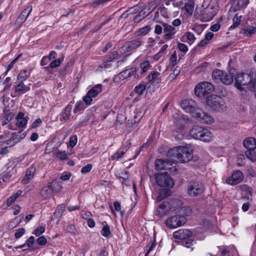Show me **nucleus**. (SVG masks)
<instances>
[{
  "label": "nucleus",
  "instance_id": "de8ad7c7",
  "mask_svg": "<svg viewBox=\"0 0 256 256\" xmlns=\"http://www.w3.org/2000/svg\"><path fill=\"white\" fill-rule=\"evenodd\" d=\"M208 44V42L204 39L202 40L196 47L195 50L196 51H200L201 50L206 44Z\"/></svg>",
  "mask_w": 256,
  "mask_h": 256
},
{
  "label": "nucleus",
  "instance_id": "ea45409f",
  "mask_svg": "<svg viewBox=\"0 0 256 256\" xmlns=\"http://www.w3.org/2000/svg\"><path fill=\"white\" fill-rule=\"evenodd\" d=\"M85 108V105L83 102H79L76 104L75 108L74 110V114H76L78 112H81L84 110Z\"/></svg>",
  "mask_w": 256,
  "mask_h": 256
},
{
  "label": "nucleus",
  "instance_id": "c9c22d12",
  "mask_svg": "<svg viewBox=\"0 0 256 256\" xmlns=\"http://www.w3.org/2000/svg\"><path fill=\"white\" fill-rule=\"evenodd\" d=\"M62 60H63V58H62V59L58 58V59L55 60H54L52 62L50 63L49 66L44 67V68L46 70H48L50 68H56L60 64L62 63Z\"/></svg>",
  "mask_w": 256,
  "mask_h": 256
},
{
  "label": "nucleus",
  "instance_id": "5701e85b",
  "mask_svg": "<svg viewBox=\"0 0 256 256\" xmlns=\"http://www.w3.org/2000/svg\"><path fill=\"white\" fill-rule=\"evenodd\" d=\"M146 78L148 81L152 83L159 84L161 81L160 74L156 71L150 72Z\"/></svg>",
  "mask_w": 256,
  "mask_h": 256
},
{
  "label": "nucleus",
  "instance_id": "8fccbe9b",
  "mask_svg": "<svg viewBox=\"0 0 256 256\" xmlns=\"http://www.w3.org/2000/svg\"><path fill=\"white\" fill-rule=\"evenodd\" d=\"M25 229L23 228L16 230L14 236L16 238H19L22 237L25 233Z\"/></svg>",
  "mask_w": 256,
  "mask_h": 256
},
{
  "label": "nucleus",
  "instance_id": "4d7b16f0",
  "mask_svg": "<svg viewBox=\"0 0 256 256\" xmlns=\"http://www.w3.org/2000/svg\"><path fill=\"white\" fill-rule=\"evenodd\" d=\"M83 100L86 104L90 105L92 101V98L87 93L86 95L83 98Z\"/></svg>",
  "mask_w": 256,
  "mask_h": 256
},
{
  "label": "nucleus",
  "instance_id": "13d9d810",
  "mask_svg": "<svg viewBox=\"0 0 256 256\" xmlns=\"http://www.w3.org/2000/svg\"><path fill=\"white\" fill-rule=\"evenodd\" d=\"M204 12L206 13V14H208L206 17H204V18L206 19V21L211 20L215 14H214L213 12L211 13L209 11L208 9L205 10Z\"/></svg>",
  "mask_w": 256,
  "mask_h": 256
},
{
  "label": "nucleus",
  "instance_id": "a18cd8bd",
  "mask_svg": "<svg viewBox=\"0 0 256 256\" xmlns=\"http://www.w3.org/2000/svg\"><path fill=\"white\" fill-rule=\"evenodd\" d=\"M256 32V28L249 26L244 30V33L247 36H251Z\"/></svg>",
  "mask_w": 256,
  "mask_h": 256
},
{
  "label": "nucleus",
  "instance_id": "ddd939ff",
  "mask_svg": "<svg viewBox=\"0 0 256 256\" xmlns=\"http://www.w3.org/2000/svg\"><path fill=\"white\" fill-rule=\"evenodd\" d=\"M244 178L243 174L240 170L234 172L232 175L226 180V183L235 185L240 183Z\"/></svg>",
  "mask_w": 256,
  "mask_h": 256
},
{
  "label": "nucleus",
  "instance_id": "69168bd1",
  "mask_svg": "<svg viewBox=\"0 0 256 256\" xmlns=\"http://www.w3.org/2000/svg\"><path fill=\"white\" fill-rule=\"evenodd\" d=\"M155 244L154 242H150L148 246H147V252L146 254H145V256H148V254L150 252V251L152 250L154 248V247Z\"/></svg>",
  "mask_w": 256,
  "mask_h": 256
},
{
  "label": "nucleus",
  "instance_id": "f8f14e48",
  "mask_svg": "<svg viewBox=\"0 0 256 256\" xmlns=\"http://www.w3.org/2000/svg\"><path fill=\"white\" fill-rule=\"evenodd\" d=\"M172 163L173 162L170 161V158L156 159L155 161V168L157 170H169L170 169L169 166H172Z\"/></svg>",
  "mask_w": 256,
  "mask_h": 256
},
{
  "label": "nucleus",
  "instance_id": "4468645a",
  "mask_svg": "<svg viewBox=\"0 0 256 256\" xmlns=\"http://www.w3.org/2000/svg\"><path fill=\"white\" fill-rule=\"evenodd\" d=\"M194 118H199L200 122L206 124H211L214 122V119L210 115L206 112H204L200 109L196 114V115H194Z\"/></svg>",
  "mask_w": 256,
  "mask_h": 256
},
{
  "label": "nucleus",
  "instance_id": "0eeeda50",
  "mask_svg": "<svg viewBox=\"0 0 256 256\" xmlns=\"http://www.w3.org/2000/svg\"><path fill=\"white\" fill-rule=\"evenodd\" d=\"M156 180L157 184L162 187L172 188L174 186L173 179L166 172L156 175Z\"/></svg>",
  "mask_w": 256,
  "mask_h": 256
},
{
  "label": "nucleus",
  "instance_id": "3c124183",
  "mask_svg": "<svg viewBox=\"0 0 256 256\" xmlns=\"http://www.w3.org/2000/svg\"><path fill=\"white\" fill-rule=\"evenodd\" d=\"M150 26H146L139 30V34L144 36L150 30Z\"/></svg>",
  "mask_w": 256,
  "mask_h": 256
},
{
  "label": "nucleus",
  "instance_id": "f257e3e1",
  "mask_svg": "<svg viewBox=\"0 0 256 256\" xmlns=\"http://www.w3.org/2000/svg\"><path fill=\"white\" fill-rule=\"evenodd\" d=\"M234 85L240 91L246 88L251 92L254 91L256 90V72L250 71L249 72L237 74Z\"/></svg>",
  "mask_w": 256,
  "mask_h": 256
},
{
  "label": "nucleus",
  "instance_id": "774afa93",
  "mask_svg": "<svg viewBox=\"0 0 256 256\" xmlns=\"http://www.w3.org/2000/svg\"><path fill=\"white\" fill-rule=\"evenodd\" d=\"M42 123V121L40 118L36 119L32 124V127L36 128L39 126Z\"/></svg>",
  "mask_w": 256,
  "mask_h": 256
},
{
  "label": "nucleus",
  "instance_id": "b1692460",
  "mask_svg": "<svg viewBox=\"0 0 256 256\" xmlns=\"http://www.w3.org/2000/svg\"><path fill=\"white\" fill-rule=\"evenodd\" d=\"M16 124L19 128L24 127L27 124V120L24 118V114L19 112L16 118Z\"/></svg>",
  "mask_w": 256,
  "mask_h": 256
},
{
  "label": "nucleus",
  "instance_id": "680f3d73",
  "mask_svg": "<svg viewBox=\"0 0 256 256\" xmlns=\"http://www.w3.org/2000/svg\"><path fill=\"white\" fill-rule=\"evenodd\" d=\"M38 243L41 246H43L46 244L47 240L44 236H40L37 239Z\"/></svg>",
  "mask_w": 256,
  "mask_h": 256
},
{
  "label": "nucleus",
  "instance_id": "4be33fe9",
  "mask_svg": "<svg viewBox=\"0 0 256 256\" xmlns=\"http://www.w3.org/2000/svg\"><path fill=\"white\" fill-rule=\"evenodd\" d=\"M243 145L247 150H254L256 148V140L253 137L247 138L244 140Z\"/></svg>",
  "mask_w": 256,
  "mask_h": 256
},
{
  "label": "nucleus",
  "instance_id": "864d4df0",
  "mask_svg": "<svg viewBox=\"0 0 256 256\" xmlns=\"http://www.w3.org/2000/svg\"><path fill=\"white\" fill-rule=\"evenodd\" d=\"M22 54H20L18 56H17L16 58L11 62L10 64H9L7 66V70L6 73H7L10 70H11L14 64L17 62V60L19 59V58L22 56Z\"/></svg>",
  "mask_w": 256,
  "mask_h": 256
},
{
  "label": "nucleus",
  "instance_id": "0e129e2a",
  "mask_svg": "<svg viewBox=\"0 0 256 256\" xmlns=\"http://www.w3.org/2000/svg\"><path fill=\"white\" fill-rule=\"evenodd\" d=\"M50 58H48L46 56H44L40 62V64L42 66H46L50 62Z\"/></svg>",
  "mask_w": 256,
  "mask_h": 256
},
{
  "label": "nucleus",
  "instance_id": "e433bc0d",
  "mask_svg": "<svg viewBox=\"0 0 256 256\" xmlns=\"http://www.w3.org/2000/svg\"><path fill=\"white\" fill-rule=\"evenodd\" d=\"M146 89V86L142 84H140L134 88V91L138 95L142 94Z\"/></svg>",
  "mask_w": 256,
  "mask_h": 256
},
{
  "label": "nucleus",
  "instance_id": "6ab92c4d",
  "mask_svg": "<svg viewBox=\"0 0 256 256\" xmlns=\"http://www.w3.org/2000/svg\"><path fill=\"white\" fill-rule=\"evenodd\" d=\"M171 209V206L169 202H164L160 204L156 210V214L162 217L166 214Z\"/></svg>",
  "mask_w": 256,
  "mask_h": 256
},
{
  "label": "nucleus",
  "instance_id": "c85d7f7f",
  "mask_svg": "<svg viewBox=\"0 0 256 256\" xmlns=\"http://www.w3.org/2000/svg\"><path fill=\"white\" fill-rule=\"evenodd\" d=\"M52 190L50 186L48 185L42 188L40 191V195L44 198H48L52 196Z\"/></svg>",
  "mask_w": 256,
  "mask_h": 256
},
{
  "label": "nucleus",
  "instance_id": "bb28decb",
  "mask_svg": "<svg viewBox=\"0 0 256 256\" xmlns=\"http://www.w3.org/2000/svg\"><path fill=\"white\" fill-rule=\"evenodd\" d=\"M102 91V86L100 84H98L96 85L94 88L90 90L88 93L91 96V97L94 98L99 93L101 92Z\"/></svg>",
  "mask_w": 256,
  "mask_h": 256
},
{
  "label": "nucleus",
  "instance_id": "a878e982",
  "mask_svg": "<svg viewBox=\"0 0 256 256\" xmlns=\"http://www.w3.org/2000/svg\"><path fill=\"white\" fill-rule=\"evenodd\" d=\"M14 90L18 95H20L28 91L30 88L26 86L24 82H20V83L14 87Z\"/></svg>",
  "mask_w": 256,
  "mask_h": 256
},
{
  "label": "nucleus",
  "instance_id": "423d86ee",
  "mask_svg": "<svg viewBox=\"0 0 256 256\" xmlns=\"http://www.w3.org/2000/svg\"><path fill=\"white\" fill-rule=\"evenodd\" d=\"M143 44L144 42L141 39L139 38H136L126 42L124 46L120 48V52L122 54L132 52Z\"/></svg>",
  "mask_w": 256,
  "mask_h": 256
},
{
  "label": "nucleus",
  "instance_id": "338daca9",
  "mask_svg": "<svg viewBox=\"0 0 256 256\" xmlns=\"http://www.w3.org/2000/svg\"><path fill=\"white\" fill-rule=\"evenodd\" d=\"M184 241L183 242V244L187 247V248H190L192 246V242L193 241L192 240L190 239H186L184 240Z\"/></svg>",
  "mask_w": 256,
  "mask_h": 256
},
{
  "label": "nucleus",
  "instance_id": "473e14b6",
  "mask_svg": "<svg viewBox=\"0 0 256 256\" xmlns=\"http://www.w3.org/2000/svg\"><path fill=\"white\" fill-rule=\"evenodd\" d=\"M234 2L236 4L234 6L236 10H238L247 6L249 3L248 0H234Z\"/></svg>",
  "mask_w": 256,
  "mask_h": 256
},
{
  "label": "nucleus",
  "instance_id": "79ce46f5",
  "mask_svg": "<svg viewBox=\"0 0 256 256\" xmlns=\"http://www.w3.org/2000/svg\"><path fill=\"white\" fill-rule=\"evenodd\" d=\"M254 150H248L245 152V155L252 162L256 161V156L254 154V152H252Z\"/></svg>",
  "mask_w": 256,
  "mask_h": 256
},
{
  "label": "nucleus",
  "instance_id": "20e7f679",
  "mask_svg": "<svg viewBox=\"0 0 256 256\" xmlns=\"http://www.w3.org/2000/svg\"><path fill=\"white\" fill-rule=\"evenodd\" d=\"M206 104L213 110H223L226 108L223 99L216 95L211 94L206 97Z\"/></svg>",
  "mask_w": 256,
  "mask_h": 256
},
{
  "label": "nucleus",
  "instance_id": "c756f323",
  "mask_svg": "<svg viewBox=\"0 0 256 256\" xmlns=\"http://www.w3.org/2000/svg\"><path fill=\"white\" fill-rule=\"evenodd\" d=\"M140 118H138L135 113L133 114V118L128 120L127 127L130 130L132 128L136 126V124L140 122Z\"/></svg>",
  "mask_w": 256,
  "mask_h": 256
},
{
  "label": "nucleus",
  "instance_id": "39448f33",
  "mask_svg": "<svg viewBox=\"0 0 256 256\" xmlns=\"http://www.w3.org/2000/svg\"><path fill=\"white\" fill-rule=\"evenodd\" d=\"M214 90L212 84L204 82L198 84L194 88L195 94L200 98H202L210 94Z\"/></svg>",
  "mask_w": 256,
  "mask_h": 256
},
{
  "label": "nucleus",
  "instance_id": "e2e57ef3",
  "mask_svg": "<svg viewBox=\"0 0 256 256\" xmlns=\"http://www.w3.org/2000/svg\"><path fill=\"white\" fill-rule=\"evenodd\" d=\"M176 52H174V53L172 55L170 59V62L172 66H175L176 64Z\"/></svg>",
  "mask_w": 256,
  "mask_h": 256
},
{
  "label": "nucleus",
  "instance_id": "412c9836",
  "mask_svg": "<svg viewBox=\"0 0 256 256\" xmlns=\"http://www.w3.org/2000/svg\"><path fill=\"white\" fill-rule=\"evenodd\" d=\"M136 74V68H132L121 72L118 74V76L120 79L123 80L130 76H134Z\"/></svg>",
  "mask_w": 256,
  "mask_h": 256
},
{
  "label": "nucleus",
  "instance_id": "6e6552de",
  "mask_svg": "<svg viewBox=\"0 0 256 256\" xmlns=\"http://www.w3.org/2000/svg\"><path fill=\"white\" fill-rule=\"evenodd\" d=\"M180 106L186 112L192 114L194 117L200 110L196 102L192 99L182 100L180 102Z\"/></svg>",
  "mask_w": 256,
  "mask_h": 256
},
{
  "label": "nucleus",
  "instance_id": "7c9ffc66",
  "mask_svg": "<svg viewBox=\"0 0 256 256\" xmlns=\"http://www.w3.org/2000/svg\"><path fill=\"white\" fill-rule=\"evenodd\" d=\"M224 72L220 70H215L212 73V78L216 82H221Z\"/></svg>",
  "mask_w": 256,
  "mask_h": 256
},
{
  "label": "nucleus",
  "instance_id": "f3484780",
  "mask_svg": "<svg viewBox=\"0 0 256 256\" xmlns=\"http://www.w3.org/2000/svg\"><path fill=\"white\" fill-rule=\"evenodd\" d=\"M192 234V232L188 230L180 229L175 232L173 234V236L175 238L185 240L191 237Z\"/></svg>",
  "mask_w": 256,
  "mask_h": 256
},
{
  "label": "nucleus",
  "instance_id": "bf43d9fd",
  "mask_svg": "<svg viewBox=\"0 0 256 256\" xmlns=\"http://www.w3.org/2000/svg\"><path fill=\"white\" fill-rule=\"evenodd\" d=\"M77 143V137L76 136H73L70 138V145L71 147L74 146Z\"/></svg>",
  "mask_w": 256,
  "mask_h": 256
},
{
  "label": "nucleus",
  "instance_id": "9d476101",
  "mask_svg": "<svg viewBox=\"0 0 256 256\" xmlns=\"http://www.w3.org/2000/svg\"><path fill=\"white\" fill-rule=\"evenodd\" d=\"M186 218L182 216H174L170 218L166 221V226L171 228H176L185 224Z\"/></svg>",
  "mask_w": 256,
  "mask_h": 256
},
{
  "label": "nucleus",
  "instance_id": "58836bf2",
  "mask_svg": "<svg viewBox=\"0 0 256 256\" xmlns=\"http://www.w3.org/2000/svg\"><path fill=\"white\" fill-rule=\"evenodd\" d=\"M140 67L142 70L141 73L143 74L146 72L150 69L151 66L149 62L146 60L140 64Z\"/></svg>",
  "mask_w": 256,
  "mask_h": 256
},
{
  "label": "nucleus",
  "instance_id": "cd10ccee",
  "mask_svg": "<svg viewBox=\"0 0 256 256\" xmlns=\"http://www.w3.org/2000/svg\"><path fill=\"white\" fill-rule=\"evenodd\" d=\"M234 82L233 76L230 73L224 72L221 82L226 85H230Z\"/></svg>",
  "mask_w": 256,
  "mask_h": 256
},
{
  "label": "nucleus",
  "instance_id": "a211bd4d",
  "mask_svg": "<svg viewBox=\"0 0 256 256\" xmlns=\"http://www.w3.org/2000/svg\"><path fill=\"white\" fill-rule=\"evenodd\" d=\"M36 170V167L34 164L31 165L26 170L25 176L22 180V183L23 184H28L34 178Z\"/></svg>",
  "mask_w": 256,
  "mask_h": 256
},
{
  "label": "nucleus",
  "instance_id": "dca6fc26",
  "mask_svg": "<svg viewBox=\"0 0 256 256\" xmlns=\"http://www.w3.org/2000/svg\"><path fill=\"white\" fill-rule=\"evenodd\" d=\"M174 122L178 128L181 130L184 126V124L188 120L186 116H180L178 113L174 115Z\"/></svg>",
  "mask_w": 256,
  "mask_h": 256
},
{
  "label": "nucleus",
  "instance_id": "f03ea898",
  "mask_svg": "<svg viewBox=\"0 0 256 256\" xmlns=\"http://www.w3.org/2000/svg\"><path fill=\"white\" fill-rule=\"evenodd\" d=\"M166 156L174 163L175 162H188L193 157V151L190 148L179 146L170 150Z\"/></svg>",
  "mask_w": 256,
  "mask_h": 256
},
{
  "label": "nucleus",
  "instance_id": "7ed1b4c3",
  "mask_svg": "<svg viewBox=\"0 0 256 256\" xmlns=\"http://www.w3.org/2000/svg\"><path fill=\"white\" fill-rule=\"evenodd\" d=\"M191 137L204 142H209L212 140V134L208 130L198 126H194L190 131Z\"/></svg>",
  "mask_w": 256,
  "mask_h": 256
},
{
  "label": "nucleus",
  "instance_id": "72a5a7b5",
  "mask_svg": "<svg viewBox=\"0 0 256 256\" xmlns=\"http://www.w3.org/2000/svg\"><path fill=\"white\" fill-rule=\"evenodd\" d=\"M194 5V3L193 2L186 4L184 5L183 9L184 10L189 16H191L193 13Z\"/></svg>",
  "mask_w": 256,
  "mask_h": 256
},
{
  "label": "nucleus",
  "instance_id": "393cba45",
  "mask_svg": "<svg viewBox=\"0 0 256 256\" xmlns=\"http://www.w3.org/2000/svg\"><path fill=\"white\" fill-rule=\"evenodd\" d=\"M72 108V105L69 104L64 109L61 114V116L64 120H70Z\"/></svg>",
  "mask_w": 256,
  "mask_h": 256
},
{
  "label": "nucleus",
  "instance_id": "f704fd0d",
  "mask_svg": "<svg viewBox=\"0 0 256 256\" xmlns=\"http://www.w3.org/2000/svg\"><path fill=\"white\" fill-rule=\"evenodd\" d=\"M50 186L52 192H60L62 188L60 183L56 181L52 182Z\"/></svg>",
  "mask_w": 256,
  "mask_h": 256
},
{
  "label": "nucleus",
  "instance_id": "c03bdc74",
  "mask_svg": "<svg viewBox=\"0 0 256 256\" xmlns=\"http://www.w3.org/2000/svg\"><path fill=\"white\" fill-rule=\"evenodd\" d=\"M102 234L105 237H108L110 234V226L106 224L104 226L101 230Z\"/></svg>",
  "mask_w": 256,
  "mask_h": 256
},
{
  "label": "nucleus",
  "instance_id": "2eb2a0df",
  "mask_svg": "<svg viewBox=\"0 0 256 256\" xmlns=\"http://www.w3.org/2000/svg\"><path fill=\"white\" fill-rule=\"evenodd\" d=\"M164 32L165 33L164 38L166 40H168L174 38L175 34V28L174 26L164 23L162 24Z\"/></svg>",
  "mask_w": 256,
  "mask_h": 256
},
{
  "label": "nucleus",
  "instance_id": "49530a36",
  "mask_svg": "<svg viewBox=\"0 0 256 256\" xmlns=\"http://www.w3.org/2000/svg\"><path fill=\"white\" fill-rule=\"evenodd\" d=\"M56 156L60 160H68V154L65 152H58L56 153Z\"/></svg>",
  "mask_w": 256,
  "mask_h": 256
},
{
  "label": "nucleus",
  "instance_id": "6e6d98bb",
  "mask_svg": "<svg viewBox=\"0 0 256 256\" xmlns=\"http://www.w3.org/2000/svg\"><path fill=\"white\" fill-rule=\"evenodd\" d=\"M178 48L180 51L184 53H186L188 50L187 46L184 44L178 43Z\"/></svg>",
  "mask_w": 256,
  "mask_h": 256
},
{
  "label": "nucleus",
  "instance_id": "9b49d317",
  "mask_svg": "<svg viewBox=\"0 0 256 256\" xmlns=\"http://www.w3.org/2000/svg\"><path fill=\"white\" fill-rule=\"evenodd\" d=\"M9 132L4 135L0 136V142H5L9 146H12L15 145L20 141L18 136L16 134H12L11 137L8 139Z\"/></svg>",
  "mask_w": 256,
  "mask_h": 256
},
{
  "label": "nucleus",
  "instance_id": "a19ab883",
  "mask_svg": "<svg viewBox=\"0 0 256 256\" xmlns=\"http://www.w3.org/2000/svg\"><path fill=\"white\" fill-rule=\"evenodd\" d=\"M240 18L241 16H239L238 14H236L233 18V24H232L230 26V28H234L237 27L238 25L240 22Z\"/></svg>",
  "mask_w": 256,
  "mask_h": 256
},
{
  "label": "nucleus",
  "instance_id": "aec40b11",
  "mask_svg": "<svg viewBox=\"0 0 256 256\" xmlns=\"http://www.w3.org/2000/svg\"><path fill=\"white\" fill-rule=\"evenodd\" d=\"M32 10V6H28L20 14L19 16L17 18L16 22L17 24L21 25L23 24L27 18L29 16Z\"/></svg>",
  "mask_w": 256,
  "mask_h": 256
},
{
  "label": "nucleus",
  "instance_id": "2f4dec72",
  "mask_svg": "<svg viewBox=\"0 0 256 256\" xmlns=\"http://www.w3.org/2000/svg\"><path fill=\"white\" fill-rule=\"evenodd\" d=\"M30 75V72L27 70H22L18 76V80L19 82H22L26 80Z\"/></svg>",
  "mask_w": 256,
  "mask_h": 256
},
{
  "label": "nucleus",
  "instance_id": "603ef678",
  "mask_svg": "<svg viewBox=\"0 0 256 256\" xmlns=\"http://www.w3.org/2000/svg\"><path fill=\"white\" fill-rule=\"evenodd\" d=\"M34 238L33 236H31L26 241V243L25 244L20 246V248L24 247L25 244H26V246L29 248L32 247L34 245Z\"/></svg>",
  "mask_w": 256,
  "mask_h": 256
},
{
  "label": "nucleus",
  "instance_id": "09e8293b",
  "mask_svg": "<svg viewBox=\"0 0 256 256\" xmlns=\"http://www.w3.org/2000/svg\"><path fill=\"white\" fill-rule=\"evenodd\" d=\"M45 231V228L42 226H38L36 228V230L32 233L36 236H38L42 234H43Z\"/></svg>",
  "mask_w": 256,
  "mask_h": 256
},
{
  "label": "nucleus",
  "instance_id": "052dcab7",
  "mask_svg": "<svg viewBox=\"0 0 256 256\" xmlns=\"http://www.w3.org/2000/svg\"><path fill=\"white\" fill-rule=\"evenodd\" d=\"M125 154V152L124 151L122 152H118L114 154L112 156V159L114 160H118L119 158L122 157V156Z\"/></svg>",
  "mask_w": 256,
  "mask_h": 256
},
{
  "label": "nucleus",
  "instance_id": "5fc2aeb1",
  "mask_svg": "<svg viewBox=\"0 0 256 256\" xmlns=\"http://www.w3.org/2000/svg\"><path fill=\"white\" fill-rule=\"evenodd\" d=\"M92 164H88L86 166H84L81 169V172L82 174H86L92 168Z\"/></svg>",
  "mask_w": 256,
  "mask_h": 256
},
{
  "label": "nucleus",
  "instance_id": "4c0bfd02",
  "mask_svg": "<svg viewBox=\"0 0 256 256\" xmlns=\"http://www.w3.org/2000/svg\"><path fill=\"white\" fill-rule=\"evenodd\" d=\"M65 208L66 206L64 204L58 206L54 213V214L57 217L60 216L62 215L63 212L64 211Z\"/></svg>",
  "mask_w": 256,
  "mask_h": 256
},
{
  "label": "nucleus",
  "instance_id": "1a4fd4ad",
  "mask_svg": "<svg viewBox=\"0 0 256 256\" xmlns=\"http://www.w3.org/2000/svg\"><path fill=\"white\" fill-rule=\"evenodd\" d=\"M204 190V188L202 184L194 182L189 184L187 193L191 196H197L201 194Z\"/></svg>",
  "mask_w": 256,
  "mask_h": 256
},
{
  "label": "nucleus",
  "instance_id": "37998d69",
  "mask_svg": "<svg viewBox=\"0 0 256 256\" xmlns=\"http://www.w3.org/2000/svg\"><path fill=\"white\" fill-rule=\"evenodd\" d=\"M184 37H186V38L190 44L193 43L196 40L194 35L190 32H186Z\"/></svg>",
  "mask_w": 256,
  "mask_h": 256
}]
</instances>
